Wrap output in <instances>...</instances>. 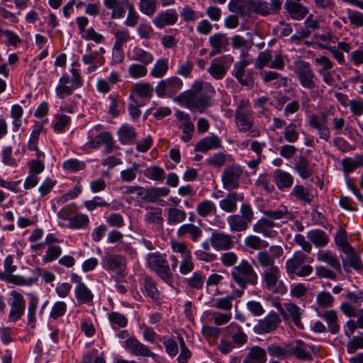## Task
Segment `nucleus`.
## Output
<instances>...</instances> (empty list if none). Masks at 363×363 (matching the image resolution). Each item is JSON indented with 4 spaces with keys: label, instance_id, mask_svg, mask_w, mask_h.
<instances>
[{
    "label": "nucleus",
    "instance_id": "31",
    "mask_svg": "<svg viewBox=\"0 0 363 363\" xmlns=\"http://www.w3.org/2000/svg\"><path fill=\"white\" fill-rule=\"evenodd\" d=\"M76 89L70 84V78L68 75H63L60 78L55 88L57 96L61 99L71 96Z\"/></svg>",
    "mask_w": 363,
    "mask_h": 363
},
{
    "label": "nucleus",
    "instance_id": "59",
    "mask_svg": "<svg viewBox=\"0 0 363 363\" xmlns=\"http://www.w3.org/2000/svg\"><path fill=\"white\" fill-rule=\"evenodd\" d=\"M118 136L122 143L127 144L135 138L136 133L132 126L123 125L118 130Z\"/></svg>",
    "mask_w": 363,
    "mask_h": 363
},
{
    "label": "nucleus",
    "instance_id": "48",
    "mask_svg": "<svg viewBox=\"0 0 363 363\" xmlns=\"http://www.w3.org/2000/svg\"><path fill=\"white\" fill-rule=\"evenodd\" d=\"M265 350L272 358L284 359L290 357L289 349L276 343L269 345Z\"/></svg>",
    "mask_w": 363,
    "mask_h": 363
},
{
    "label": "nucleus",
    "instance_id": "21",
    "mask_svg": "<svg viewBox=\"0 0 363 363\" xmlns=\"http://www.w3.org/2000/svg\"><path fill=\"white\" fill-rule=\"evenodd\" d=\"M224 199L219 202L220 208L226 213H233L237 210L238 202L242 201L244 199L242 194L236 191H229Z\"/></svg>",
    "mask_w": 363,
    "mask_h": 363
},
{
    "label": "nucleus",
    "instance_id": "16",
    "mask_svg": "<svg viewBox=\"0 0 363 363\" xmlns=\"http://www.w3.org/2000/svg\"><path fill=\"white\" fill-rule=\"evenodd\" d=\"M210 242L213 248L218 251L228 250L233 247L232 236L223 232H213L210 237Z\"/></svg>",
    "mask_w": 363,
    "mask_h": 363
},
{
    "label": "nucleus",
    "instance_id": "35",
    "mask_svg": "<svg viewBox=\"0 0 363 363\" xmlns=\"http://www.w3.org/2000/svg\"><path fill=\"white\" fill-rule=\"evenodd\" d=\"M308 345L301 340H296L294 345L289 350L290 356L294 354L297 359L301 360H310L312 357L308 350Z\"/></svg>",
    "mask_w": 363,
    "mask_h": 363
},
{
    "label": "nucleus",
    "instance_id": "18",
    "mask_svg": "<svg viewBox=\"0 0 363 363\" xmlns=\"http://www.w3.org/2000/svg\"><path fill=\"white\" fill-rule=\"evenodd\" d=\"M278 223L274 222L266 216L259 219L252 226L255 233L262 234L265 238H274L277 232L273 230L274 227H279Z\"/></svg>",
    "mask_w": 363,
    "mask_h": 363
},
{
    "label": "nucleus",
    "instance_id": "27",
    "mask_svg": "<svg viewBox=\"0 0 363 363\" xmlns=\"http://www.w3.org/2000/svg\"><path fill=\"white\" fill-rule=\"evenodd\" d=\"M177 234L179 238H184L189 235L193 242H196L202 237L203 230L194 224L186 223L178 228Z\"/></svg>",
    "mask_w": 363,
    "mask_h": 363
},
{
    "label": "nucleus",
    "instance_id": "5",
    "mask_svg": "<svg viewBox=\"0 0 363 363\" xmlns=\"http://www.w3.org/2000/svg\"><path fill=\"white\" fill-rule=\"evenodd\" d=\"M308 256L302 251H296L292 257L286 262V272L290 278L294 277H305L311 275L313 268L310 264H306Z\"/></svg>",
    "mask_w": 363,
    "mask_h": 363
},
{
    "label": "nucleus",
    "instance_id": "58",
    "mask_svg": "<svg viewBox=\"0 0 363 363\" xmlns=\"http://www.w3.org/2000/svg\"><path fill=\"white\" fill-rule=\"evenodd\" d=\"M346 13L351 26L356 28L363 27V13L357 10L347 9Z\"/></svg>",
    "mask_w": 363,
    "mask_h": 363
},
{
    "label": "nucleus",
    "instance_id": "17",
    "mask_svg": "<svg viewBox=\"0 0 363 363\" xmlns=\"http://www.w3.org/2000/svg\"><path fill=\"white\" fill-rule=\"evenodd\" d=\"M301 0H286L284 9L291 18L295 21L303 20L308 13V7L301 3Z\"/></svg>",
    "mask_w": 363,
    "mask_h": 363
},
{
    "label": "nucleus",
    "instance_id": "15",
    "mask_svg": "<svg viewBox=\"0 0 363 363\" xmlns=\"http://www.w3.org/2000/svg\"><path fill=\"white\" fill-rule=\"evenodd\" d=\"M11 296V301L10 302L11 308L9 313V320L10 322H16L24 314L26 301L23 295L16 291H12Z\"/></svg>",
    "mask_w": 363,
    "mask_h": 363
},
{
    "label": "nucleus",
    "instance_id": "13",
    "mask_svg": "<svg viewBox=\"0 0 363 363\" xmlns=\"http://www.w3.org/2000/svg\"><path fill=\"white\" fill-rule=\"evenodd\" d=\"M124 348L126 351L135 356L157 358V354L135 337H130L124 342Z\"/></svg>",
    "mask_w": 363,
    "mask_h": 363
},
{
    "label": "nucleus",
    "instance_id": "50",
    "mask_svg": "<svg viewBox=\"0 0 363 363\" xmlns=\"http://www.w3.org/2000/svg\"><path fill=\"white\" fill-rule=\"evenodd\" d=\"M89 218L87 215L77 213L68 223L67 227L72 230L86 228L89 226Z\"/></svg>",
    "mask_w": 363,
    "mask_h": 363
},
{
    "label": "nucleus",
    "instance_id": "44",
    "mask_svg": "<svg viewBox=\"0 0 363 363\" xmlns=\"http://www.w3.org/2000/svg\"><path fill=\"white\" fill-rule=\"evenodd\" d=\"M153 87L147 82L136 83L133 85L132 92L138 97L150 100L153 93Z\"/></svg>",
    "mask_w": 363,
    "mask_h": 363
},
{
    "label": "nucleus",
    "instance_id": "62",
    "mask_svg": "<svg viewBox=\"0 0 363 363\" xmlns=\"http://www.w3.org/2000/svg\"><path fill=\"white\" fill-rule=\"evenodd\" d=\"M144 174L148 179L155 181H162L165 176L164 169L156 165L147 167L145 169Z\"/></svg>",
    "mask_w": 363,
    "mask_h": 363
},
{
    "label": "nucleus",
    "instance_id": "6",
    "mask_svg": "<svg viewBox=\"0 0 363 363\" xmlns=\"http://www.w3.org/2000/svg\"><path fill=\"white\" fill-rule=\"evenodd\" d=\"M147 267L155 272L164 282L169 284L172 279V272L165 255L159 252L149 253L146 257Z\"/></svg>",
    "mask_w": 363,
    "mask_h": 363
},
{
    "label": "nucleus",
    "instance_id": "52",
    "mask_svg": "<svg viewBox=\"0 0 363 363\" xmlns=\"http://www.w3.org/2000/svg\"><path fill=\"white\" fill-rule=\"evenodd\" d=\"M44 130V126L40 122L36 121L34 123L28 142V150H37L39 136Z\"/></svg>",
    "mask_w": 363,
    "mask_h": 363
},
{
    "label": "nucleus",
    "instance_id": "26",
    "mask_svg": "<svg viewBox=\"0 0 363 363\" xmlns=\"http://www.w3.org/2000/svg\"><path fill=\"white\" fill-rule=\"evenodd\" d=\"M274 182L280 191L290 189L294 184V177L289 173L281 169H277L274 172Z\"/></svg>",
    "mask_w": 363,
    "mask_h": 363
},
{
    "label": "nucleus",
    "instance_id": "30",
    "mask_svg": "<svg viewBox=\"0 0 363 363\" xmlns=\"http://www.w3.org/2000/svg\"><path fill=\"white\" fill-rule=\"evenodd\" d=\"M209 45L212 48L211 56L220 53L228 45V39L226 35L220 33H216L209 38Z\"/></svg>",
    "mask_w": 363,
    "mask_h": 363
},
{
    "label": "nucleus",
    "instance_id": "29",
    "mask_svg": "<svg viewBox=\"0 0 363 363\" xmlns=\"http://www.w3.org/2000/svg\"><path fill=\"white\" fill-rule=\"evenodd\" d=\"M294 171L302 179H307L313 174V166L303 156H299L294 166Z\"/></svg>",
    "mask_w": 363,
    "mask_h": 363
},
{
    "label": "nucleus",
    "instance_id": "63",
    "mask_svg": "<svg viewBox=\"0 0 363 363\" xmlns=\"http://www.w3.org/2000/svg\"><path fill=\"white\" fill-rule=\"evenodd\" d=\"M314 65L318 67V74L330 71L333 67V62L325 55H320L313 60Z\"/></svg>",
    "mask_w": 363,
    "mask_h": 363
},
{
    "label": "nucleus",
    "instance_id": "54",
    "mask_svg": "<svg viewBox=\"0 0 363 363\" xmlns=\"http://www.w3.org/2000/svg\"><path fill=\"white\" fill-rule=\"evenodd\" d=\"M144 289L147 295L153 301L160 299V292L157 288L155 281L150 277L144 279Z\"/></svg>",
    "mask_w": 363,
    "mask_h": 363
},
{
    "label": "nucleus",
    "instance_id": "9",
    "mask_svg": "<svg viewBox=\"0 0 363 363\" xmlns=\"http://www.w3.org/2000/svg\"><path fill=\"white\" fill-rule=\"evenodd\" d=\"M243 169L238 164L226 167L222 173L221 181L223 188L227 191H233L240 187V179Z\"/></svg>",
    "mask_w": 363,
    "mask_h": 363
},
{
    "label": "nucleus",
    "instance_id": "8",
    "mask_svg": "<svg viewBox=\"0 0 363 363\" xmlns=\"http://www.w3.org/2000/svg\"><path fill=\"white\" fill-rule=\"evenodd\" d=\"M126 259L117 254L106 253L101 258V266L107 272H112L120 276H125Z\"/></svg>",
    "mask_w": 363,
    "mask_h": 363
},
{
    "label": "nucleus",
    "instance_id": "61",
    "mask_svg": "<svg viewBox=\"0 0 363 363\" xmlns=\"http://www.w3.org/2000/svg\"><path fill=\"white\" fill-rule=\"evenodd\" d=\"M296 125L294 123H290L285 126L283 136L284 140L289 143H296L299 138V133L296 130Z\"/></svg>",
    "mask_w": 363,
    "mask_h": 363
},
{
    "label": "nucleus",
    "instance_id": "25",
    "mask_svg": "<svg viewBox=\"0 0 363 363\" xmlns=\"http://www.w3.org/2000/svg\"><path fill=\"white\" fill-rule=\"evenodd\" d=\"M211 96L202 94L185 98V100L191 111L203 113L204 109L211 105Z\"/></svg>",
    "mask_w": 363,
    "mask_h": 363
},
{
    "label": "nucleus",
    "instance_id": "36",
    "mask_svg": "<svg viewBox=\"0 0 363 363\" xmlns=\"http://www.w3.org/2000/svg\"><path fill=\"white\" fill-rule=\"evenodd\" d=\"M290 194L296 200L304 201L308 204L311 203L314 199V195L311 189L301 184L294 186Z\"/></svg>",
    "mask_w": 363,
    "mask_h": 363
},
{
    "label": "nucleus",
    "instance_id": "32",
    "mask_svg": "<svg viewBox=\"0 0 363 363\" xmlns=\"http://www.w3.org/2000/svg\"><path fill=\"white\" fill-rule=\"evenodd\" d=\"M317 259L328 264L333 269L341 272V264L338 257L330 250H320L317 254Z\"/></svg>",
    "mask_w": 363,
    "mask_h": 363
},
{
    "label": "nucleus",
    "instance_id": "43",
    "mask_svg": "<svg viewBox=\"0 0 363 363\" xmlns=\"http://www.w3.org/2000/svg\"><path fill=\"white\" fill-rule=\"evenodd\" d=\"M145 221L148 224L162 225L163 223L162 210L161 208H147Z\"/></svg>",
    "mask_w": 363,
    "mask_h": 363
},
{
    "label": "nucleus",
    "instance_id": "40",
    "mask_svg": "<svg viewBox=\"0 0 363 363\" xmlns=\"http://www.w3.org/2000/svg\"><path fill=\"white\" fill-rule=\"evenodd\" d=\"M77 213V207L74 203H71L63 206L57 213L60 225H64L65 221L69 222Z\"/></svg>",
    "mask_w": 363,
    "mask_h": 363
},
{
    "label": "nucleus",
    "instance_id": "24",
    "mask_svg": "<svg viewBox=\"0 0 363 363\" xmlns=\"http://www.w3.org/2000/svg\"><path fill=\"white\" fill-rule=\"evenodd\" d=\"M128 58L132 61L139 62L141 64L149 65L154 61V56L150 51L145 50L139 46H135L127 54Z\"/></svg>",
    "mask_w": 363,
    "mask_h": 363
},
{
    "label": "nucleus",
    "instance_id": "22",
    "mask_svg": "<svg viewBox=\"0 0 363 363\" xmlns=\"http://www.w3.org/2000/svg\"><path fill=\"white\" fill-rule=\"evenodd\" d=\"M284 307L286 311H284L283 308L280 307V313L283 317L285 319L291 318L294 325L298 329H303V325L301 321V316L302 315L303 310H301L298 306L293 303H286L284 304Z\"/></svg>",
    "mask_w": 363,
    "mask_h": 363
},
{
    "label": "nucleus",
    "instance_id": "60",
    "mask_svg": "<svg viewBox=\"0 0 363 363\" xmlns=\"http://www.w3.org/2000/svg\"><path fill=\"white\" fill-rule=\"evenodd\" d=\"M205 282V276L201 272H195L193 275L186 279L188 286L195 290H200L203 288Z\"/></svg>",
    "mask_w": 363,
    "mask_h": 363
},
{
    "label": "nucleus",
    "instance_id": "11",
    "mask_svg": "<svg viewBox=\"0 0 363 363\" xmlns=\"http://www.w3.org/2000/svg\"><path fill=\"white\" fill-rule=\"evenodd\" d=\"M89 140L85 144L86 149H96L102 145H109L112 143L111 134L103 130L101 125H97L90 129L88 132Z\"/></svg>",
    "mask_w": 363,
    "mask_h": 363
},
{
    "label": "nucleus",
    "instance_id": "49",
    "mask_svg": "<svg viewBox=\"0 0 363 363\" xmlns=\"http://www.w3.org/2000/svg\"><path fill=\"white\" fill-rule=\"evenodd\" d=\"M244 245L253 250L266 249L269 246L268 242L254 235L247 236L244 240Z\"/></svg>",
    "mask_w": 363,
    "mask_h": 363
},
{
    "label": "nucleus",
    "instance_id": "41",
    "mask_svg": "<svg viewBox=\"0 0 363 363\" xmlns=\"http://www.w3.org/2000/svg\"><path fill=\"white\" fill-rule=\"evenodd\" d=\"M345 254L347 255L346 259L342 261L345 271H347V267H349L357 271L363 269V264L359 256L354 252L352 248Z\"/></svg>",
    "mask_w": 363,
    "mask_h": 363
},
{
    "label": "nucleus",
    "instance_id": "53",
    "mask_svg": "<svg viewBox=\"0 0 363 363\" xmlns=\"http://www.w3.org/2000/svg\"><path fill=\"white\" fill-rule=\"evenodd\" d=\"M322 317L326 320L329 331L331 333L336 334L340 330L337 315L335 311H327L323 314Z\"/></svg>",
    "mask_w": 363,
    "mask_h": 363
},
{
    "label": "nucleus",
    "instance_id": "4",
    "mask_svg": "<svg viewBox=\"0 0 363 363\" xmlns=\"http://www.w3.org/2000/svg\"><path fill=\"white\" fill-rule=\"evenodd\" d=\"M105 7L111 10V17L113 19H120L125 16L126 6L128 12L125 21V25L128 27H135L139 21V15L137 13L133 4L128 0H104Z\"/></svg>",
    "mask_w": 363,
    "mask_h": 363
},
{
    "label": "nucleus",
    "instance_id": "2",
    "mask_svg": "<svg viewBox=\"0 0 363 363\" xmlns=\"http://www.w3.org/2000/svg\"><path fill=\"white\" fill-rule=\"evenodd\" d=\"M235 123L240 133H249L251 137L259 135V131L255 128L254 111L248 99L239 101L235 111Z\"/></svg>",
    "mask_w": 363,
    "mask_h": 363
},
{
    "label": "nucleus",
    "instance_id": "34",
    "mask_svg": "<svg viewBox=\"0 0 363 363\" xmlns=\"http://www.w3.org/2000/svg\"><path fill=\"white\" fill-rule=\"evenodd\" d=\"M228 335L233 343L238 345H242L247 341V335L242 328L235 323H231L228 327Z\"/></svg>",
    "mask_w": 363,
    "mask_h": 363
},
{
    "label": "nucleus",
    "instance_id": "39",
    "mask_svg": "<svg viewBox=\"0 0 363 363\" xmlns=\"http://www.w3.org/2000/svg\"><path fill=\"white\" fill-rule=\"evenodd\" d=\"M227 223L231 232H242L247 229L249 223L238 214H233L227 218Z\"/></svg>",
    "mask_w": 363,
    "mask_h": 363
},
{
    "label": "nucleus",
    "instance_id": "28",
    "mask_svg": "<svg viewBox=\"0 0 363 363\" xmlns=\"http://www.w3.org/2000/svg\"><path fill=\"white\" fill-rule=\"evenodd\" d=\"M340 309L347 318H357V323L359 328L363 329V308H357L348 302L342 303Z\"/></svg>",
    "mask_w": 363,
    "mask_h": 363
},
{
    "label": "nucleus",
    "instance_id": "57",
    "mask_svg": "<svg viewBox=\"0 0 363 363\" xmlns=\"http://www.w3.org/2000/svg\"><path fill=\"white\" fill-rule=\"evenodd\" d=\"M216 207L214 203L210 200H204L199 203L196 206V213L201 217H207L216 211Z\"/></svg>",
    "mask_w": 363,
    "mask_h": 363
},
{
    "label": "nucleus",
    "instance_id": "23",
    "mask_svg": "<svg viewBox=\"0 0 363 363\" xmlns=\"http://www.w3.org/2000/svg\"><path fill=\"white\" fill-rule=\"evenodd\" d=\"M222 147V140L216 135L213 134L201 139L195 146V151L206 152L211 150L219 149Z\"/></svg>",
    "mask_w": 363,
    "mask_h": 363
},
{
    "label": "nucleus",
    "instance_id": "55",
    "mask_svg": "<svg viewBox=\"0 0 363 363\" xmlns=\"http://www.w3.org/2000/svg\"><path fill=\"white\" fill-rule=\"evenodd\" d=\"M233 296L228 295L224 297L217 298L212 301L211 307L224 311H230L233 308Z\"/></svg>",
    "mask_w": 363,
    "mask_h": 363
},
{
    "label": "nucleus",
    "instance_id": "1",
    "mask_svg": "<svg viewBox=\"0 0 363 363\" xmlns=\"http://www.w3.org/2000/svg\"><path fill=\"white\" fill-rule=\"evenodd\" d=\"M283 254L284 250L281 246L272 245L269 250L259 252L256 256L258 265L263 269V285L267 290L281 295L287 291V287L280 279L281 272L279 267L275 265V259Z\"/></svg>",
    "mask_w": 363,
    "mask_h": 363
},
{
    "label": "nucleus",
    "instance_id": "3",
    "mask_svg": "<svg viewBox=\"0 0 363 363\" xmlns=\"http://www.w3.org/2000/svg\"><path fill=\"white\" fill-rule=\"evenodd\" d=\"M230 277L240 288L245 289L247 286H255L258 282V274L253 264L247 259H242L240 263L234 266L230 272Z\"/></svg>",
    "mask_w": 363,
    "mask_h": 363
},
{
    "label": "nucleus",
    "instance_id": "20",
    "mask_svg": "<svg viewBox=\"0 0 363 363\" xmlns=\"http://www.w3.org/2000/svg\"><path fill=\"white\" fill-rule=\"evenodd\" d=\"M280 323L281 318L278 313L270 312L263 319L259 320L256 329L258 333H268L275 330Z\"/></svg>",
    "mask_w": 363,
    "mask_h": 363
},
{
    "label": "nucleus",
    "instance_id": "45",
    "mask_svg": "<svg viewBox=\"0 0 363 363\" xmlns=\"http://www.w3.org/2000/svg\"><path fill=\"white\" fill-rule=\"evenodd\" d=\"M363 164V155H357L354 158L347 157L342 160V166L345 175L353 172Z\"/></svg>",
    "mask_w": 363,
    "mask_h": 363
},
{
    "label": "nucleus",
    "instance_id": "14",
    "mask_svg": "<svg viewBox=\"0 0 363 363\" xmlns=\"http://www.w3.org/2000/svg\"><path fill=\"white\" fill-rule=\"evenodd\" d=\"M183 82L177 77H171L158 82L155 91L160 97L175 94L182 87Z\"/></svg>",
    "mask_w": 363,
    "mask_h": 363
},
{
    "label": "nucleus",
    "instance_id": "10",
    "mask_svg": "<svg viewBox=\"0 0 363 363\" xmlns=\"http://www.w3.org/2000/svg\"><path fill=\"white\" fill-rule=\"evenodd\" d=\"M249 64L250 61L246 59L235 62L232 74L242 86L251 89L253 87L255 82L254 74L255 72L253 69L245 72V69Z\"/></svg>",
    "mask_w": 363,
    "mask_h": 363
},
{
    "label": "nucleus",
    "instance_id": "38",
    "mask_svg": "<svg viewBox=\"0 0 363 363\" xmlns=\"http://www.w3.org/2000/svg\"><path fill=\"white\" fill-rule=\"evenodd\" d=\"M264 215L274 222L277 220H282L283 223L287 222L291 218V213L288 211L286 206H281L279 209L264 211Z\"/></svg>",
    "mask_w": 363,
    "mask_h": 363
},
{
    "label": "nucleus",
    "instance_id": "12",
    "mask_svg": "<svg viewBox=\"0 0 363 363\" xmlns=\"http://www.w3.org/2000/svg\"><path fill=\"white\" fill-rule=\"evenodd\" d=\"M89 21L87 17L84 16H78L76 18V23L77 26L78 33L80 36L87 40H93L96 43H102L105 41V38L103 35L97 33L93 27L86 29L89 25Z\"/></svg>",
    "mask_w": 363,
    "mask_h": 363
},
{
    "label": "nucleus",
    "instance_id": "64",
    "mask_svg": "<svg viewBox=\"0 0 363 363\" xmlns=\"http://www.w3.org/2000/svg\"><path fill=\"white\" fill-rule=\"evenodd\" d=\"M272 59V51L266 50L262 51L259 53L258 57H257L255 65V67L262 69L264 67H269V64L271 63V60Z\"/></svg>",
    "mask_w": 363,
    "mask_h": 363
},
{
    "label": "nucleus",
    "instance_id": "56",
    "mask_svg": "<svg viewBox=\"0 0 363 363\" xmlns=\"http://www.w3.org/2000/svg\"><path fill=\"white\" fill-rule=\"evenodd\" d=\"M128 73L133 79L144 77L147 74V65L141 63H133L129 66Z\"/></svg>",
    "mask_w": 363,
    "mask_h": 363
},
{
    "label": "nucleus",
    "instance_id": "33",
    "mask_svg": "<svg viewBox=\"0 0 363 363\" xmlns=\"http://www.w3.org/2000/svg\"><path fill=\"white\" fill-rule=\"evenodd\" d=\"M267 356L266 350L259 346L250 348L242 363H266Z\"/></svg>",
    "mask_w": 363,
    "mask_h": 363
},
{
    "label": "nucleus",
    "instance_id": "42",
    "mask_svg": "<svg viewBox=\"0 0 363 363\" xmlns=\"http://www.w3.org/2000/svg\"><path fill=\"white\" fill-rule=\"evenodd\" d=\"M186 213L177 208H169L167 210V223L169 225H177L186 220Z\"/></svg>",
    "mask_w": 363,
    "mask_h": 363
},
{
    "label": "nucleus",
    "instance_id": "46",
    "mask_svg": "<svg viewBox=\"0 0 363 363\" xmlns=\"http://www.w3.org/2000/svg\"><path fill=\"white\" fill-rule=\"evenodd\" d=\"M168 69V60L160 58L154 64L150 74L153 78H162L167 74Z\"/></svg>",
    "mask_w": 363,
    "mask_h": 363
},
{
    "label": "nucleus",
    "instance_id": "7",
    "mask_svg": "<svg viewBox=\"0 0 363 363\" xmlns=\"http://www.w3.org/2000/svg\"><path fill=\"white\" fill-rule=\"evenodd\" d=\"M296 74L300 85L311 91L313 97L318 89V79L311 67L310 64L306 61H300L297 65Z\"/></svg>",
    "mask_w": 363,
    "mask_h": 363
},
{
    "label": "nucleus",
    "instance_id": "19",
    "mask_svg": "<svg viewBox=\"0 0 363 363\" xmlns=\"http://www.w3.org/2000/svg\"><path fill=\"white\" fill-rule=\"evenodd\" d=\"M178 21V13L175 9H167L159 12L152 19L153 24L160 29L172 26Z\"/></svg>",
    "mask_w": 363,
    "mask_h": 363
},
{
    "label": "nucleus",
    "instance_id": "37",
    "mask_svg": "<svg viewBox=\"0 0 363 363\" xmlns=\"http://www.w3.org/2000/svg\"><path fill=\"white\" fill-rule=\"evenodd\" d=\"M307 238L317 247H325L329 242V237L327 233L319 229L308 231Z\"/></svg>",
    "mask_w": 363,
    "mask_h": 363
},
{
    "label": "nucleus",
    "instance_id": "51",
    "mask_svg": "<svg viewBox=\"0 0 363 363\" xmlns=\"http://www.w3.org/2000/svg\"><path fill=\"white\" fill-rule=\"evenodd\" d=\"M250 9L255 13L262 16H267L271 14L270 9L268 2L263 0H251L250 4Z\"/></svg>",
    "mask_w": 363,
    "mask_h": 363
},
{
    "label": "nucleus",
    "instance_id": "47",
    "mask_svg": "<svg viewBox=\"0 0 363 363\" xmlns=\"http://www.w3.org/2000/svg\"><path fill=\"white\" fill-rule=\"evenodd\" d=\"M75 297L80 303H89L94 298V295L85 284L77 285L74 289Z\"/></svg>",
    "mask_w": 363,
    "mask_h": 363
}]
</instances>
